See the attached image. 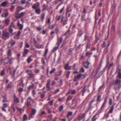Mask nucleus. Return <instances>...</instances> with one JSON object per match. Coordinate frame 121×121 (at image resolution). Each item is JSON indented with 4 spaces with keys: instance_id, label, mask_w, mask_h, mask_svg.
Here are the masks:
<instances>
[{
    "instance_id": "f257e3e1",
    "label": "nucleus",
    "mask_w": 121,
    "mask_h": 121,
    "mask_svg": "<svg viewBox=\"0 0 121 121\" xmlns=\"http://www.w3.org/2000/svg\"><path fill=\"white\" fill-rule=\"evenodd\" d=\"M17 12L15 16V17L17 19L20 18L25 14V13L23 12H21L20 14H19L18 13L19 12Z\"/></svg>"
},
{
    "instance_id": "f03ea898",
    "label": "nucleus",
    "mask_w": 121,
    "mask_h": 121,
    "mask_svg": "<svg viewBox=\"0 0 121 121\" xmlns=\"http://www.w3.org/2000/svg\"><path fill=\"white\" fill-rule=\"evenodd\" d=\"M121 80L120 79H117L115 80L114 82V84L115 85H118V86L120 87L121 86Z\"/></svg>"
},
{
    "instance_id": "7ed1b4c3",
    "label": "nucleus",
    "mask_w": 121,
    "mask_h": 121,
    "mask_svg": "<svg viewBox=\"0 0 121 121\" xmlns=\"http://www.w3.org/2000/svg\"><path fill=\"white\" fill-rule=\"evenodd\" d=\"M83 65L86 68H89L90 66V63L88 61H86L85 62L83 63Z\"/></svg>"
},
{
    "instance_id": "20e7f679",
    "label": "nucleus",
    "mask_w": 121,
    "mask_h": 121,
    "mask_svg": "<svg viewBox=\"0 0 121 121\" xmlns=\"http://www.w3.org/2000/svg\"><path fill=\"white\" fill-rule=\"evenodd\" d=\"M72 11L71 9H70L68 10H66V16L67 17H69L71 13H70Z\"/></svg>"
},
{
    "instance_id": "39448f33",
    "label": "nucleus",
    "mask_w": 121,
    "mask_h": 121,
    "mask_svg": "<svg viewBox=\"0 0 121 121\" xmlns=\"http://www.w3.org/2000/svg\"><path fill=\"white\" fill-rule=\"evenodd\" d=\"M16 70V69H14L13 70H11L10 71V73L14 77L15 76Z\"/></svg>"
},
{
    "instance_id": "423d86ee",
    "label": "nucleus",
    "mask_w": 121,
    "mask_h": 121,
    "mask_svg": "<svg viewBox=\"0 0 121 121\" xmlns=\"http://www.w3.org/2000/svg\"><path fill=\"white\" fill-rule=\"evenodd\" d=\"M29 52V50L27 49H24V52L23 54V56L25 57L26 55Z\"/></svg>"
},
{
    "instance_id": "0eeeda50",
    "label": "nucleus",
    "mask_w": 121,
    "mask_h": 121,
    "mask_svg": "<svg viewBox=\"0 0 121 121\" xmlns=\"http://www.w3.org/2000/svg\"><path fill=\"white\" fill-rule=\"evenodd\" d=\"M71 66H69L68 64L65 65L64 68L66 70H70L71 69Z\"/></svg>"
},
{
    "instance_id": "6e6552de",
    "label": "nucleus",
    "mask_w": 121,
    "mask_h": 121,
    "mask_svg": "<svg viewBox=\"0 0 121 121\" xmlns=\"http://www.w3.org/2000/svg\"><path fill=\"white\" fill-rule=\"evenodd\" d=\"M31 99V98L30 97H29L27 99V103L26 104V106H29L30 104V101Z\"/></svg>"
},
{
    "instance_id": "1a4fd4ad",
    "label": "nucleus",
    "mask_w": 121,
    "mask_h": 121,
    "mask_svg": "<svg viewBox=\"0 0 121 121\" xmlns=\"http://www.w3.org/2000/svg\"><path fill=\"white\" fill-rule=\"evenodd\" d=\"M19 102V100L18 98L17 97L14 98V103L13 104V105H14L15 103H18Z\"/></svg>"
},
{
    "instance_id": "9d476101",
    "label": "nucleus",
    "mask_w": 121,
    "mask_h": 121,
    "mask_svg": "<svg viewBox=\"0 0 121 121\" xmlns=\"http://www.w3.org/2000/svg\"><path fill=\"white\" fill-rule=\"evenodd\" d=\"M17 25L18 26H20L19 29L20 30H22L23 29V25L20 24V22L19 20H18Z\"/></svg>"
},
{
    "instance_id": "9b49d317",
    "label": "nucleus",
    "mask_w": 121,
    "mask_h": 121,
    "mask_svg": "<svg viewBox=\"0 0 121 121\" xmlns=\"http://www.w3.org/2000/svg\"><path fill=\"white\" fill-rule=\"evenodd\" d=\"M86 113H84L82 114L81 116L79 117V119L80 120L82 119L85 117Z\"/></svg>"
},
{
    "instance_id": "f8f14e48",
    "label": "nucleus",
    "mask_w": 121,
    "mask_h": 121,
    "mask_svg": "<svg viewBox=\"0 0 121 121\" xmlns=\"http://www.w3.org/2000/svg\"><path fill=\"white\" fill-rule=\"evenodd\" d=\"M3 35L5 37L9 38V34L8 32H6L5 33L3 32Z\"/></svg>"
},
{
    "instance_id": "ddd939ff",
    "label": "nucleus",
    "mask_w": 121,
    "mask_h": 121,
    "mask_svg": "<svg viewBox=\"0 0 121 121\" xmlns=\"http://www.w3.org/2000/svg\"><path fill=\"white\" fill-rule=\"evenodd\" d=\"M36 109L35 108L33 109L32 110V112L30 114L31 116H32L33 115H34L36 113Z\"/></svg>"
},
{
    "instance_id": "4468645a",
    "label": "nucleus",
    "mask_w": 121,
    "mask_h": 121,
    "mask_svg": "<svg viewBox=\"0 0 121 121\" xmlns=\"http://www.w3.org/2000/svg\"><path fill=\"white\" fill-rule=\"evenodd\" d=\"M5 70L4 69L2 70L1 72L0 75L1 76H2L4 75H5Z\"/></svg>"
},
{
    "instance_id": "2eb2a0df",
    "label": "nucleus",
    "mask_w": 121,
    "mask_h": 121,
    "mask_svg": "<svg viewBox=\"0 0 121 121\" xmlns=\"http://www.w3.org/2000/svg\"><path fill=\"white\" fill-rule=\"evenodd\" d=\"M24 8L21 6H18L17 8V11L19 12L22 9H24Z\"/></svg>"
},
{
    "instance_id": "dca6fc26",
    "label": "nucleus",
    "mask_w": 121,
    "mask_h": 121,
    "mask_svg": "<svg viewBox=\"0 0 121 121\" xmlns=\"http://www.w3.org/2000/svg\"><path fill=\"white\" fill-rule=\"evenodd\" d=\"M94 99H93L90 102L89 106V108H91L92 106V103L94 102Z\"/></svg>"
},
{
    "instance_id": "f3484780",
    "label": "nucleus",
    "mask_w": 121,
    "mask_h": 121,
    "mask_svg": "<svg viewBox=\"0 0 121 121\" xmlns=\"http://www.w3.org/2000/svg\"><path fill=\"white\" fill-rule=\"evenodd\" d=\"M82 75H82L81 74H79L76 76H75V78L77 79H80V78L81 77Z\"/></svg>"
},
{
    "instance_id": "a211bd4d",
    "label": "nucleus",
    "mask_w": 121,
    "mask_h": 121,
    "mask_svg": "<svg viewBox=\"0 0 121 121\" xmlns=\"http://www.w3.org/2000/svg\"><path fill=\"white\" fill-rule=\"evenodd\" d=\"M9 13L8 12H7L5 13H3L2 15V17H7Z\"/></svg>"
},
{
    "instance_id": "6ab92c4d",
    "label": "nucleus",
    "mask_w": 121,
    "mask_h": 121,
    "mask_svg": "<svg viewBox=\"0 0 121 121\" xmlns=\"http://www.w3.org/2000/svg\"><path fill=\"white\" fill-rule=\"evenodd\" d=\"M9 60L8 57L6 58L4 60V64H6L9 62Z\"/></svg>"
},
{
    "instance_id": "aec40b11",
    "label": "nucleus",
    "mask_w": 121,
    "mask_h": 121,
    "mask_svg": "<svg viewBox=\"0 0 121 121\" xmlns=\"http://www.w3.org/2000/svg\"><path fill=\"white\" fill-rule=\"evenodd\" d=\"M83 33V32L82 31L80 30L78 32V36L79 37L80 36H81L82 35Z\"/></svg>"
},
{
    "instance_id": "412c9836",
    "label": "nucleus",
    "mask_w": 121,
    "mask_h": 121,
    "mask_svg": "<svg viewBox=\"0 0 121 121\" xmlns=\"http://www.w3.org/2000/svg\"><path fill=\"white\" fill-rule=\"evenodd\" d=\"M12 54L11 51L10 50H9L7 52V55L9 56H11Z\"/></svg>"
},
{
    "instance_id": "4be33fe9",
    "label": "nucleus",
    "mask_w": 121,
    "mask_h": 121,
    "mask_svg": "<svg viewBox=\"0 0 121 121\" xmlns=\"http://www.w3.org/2000/svg\"><path fill=\"white\" fill-rule=\"evenodd\" d=\"M88 18L87 17H86L85 15H84L82 17V20H86Z\"/></svg>"
},
{
    "instance_id": "5701e85b",
    "label": "nucleus",
    "mask_w": 121,
    "mask_h": 121,
    "mask_svg": "<svg viewBox=\"0 0 121 121\" xmlns=\"http://www.w3.org/2000/svg\"><path fill=\"white\" fill-rule=\"evenodd\" d=\"M114 108V106L112 105L110 109V110L109 111V113H112L113 111V110Z\"/></svg>"
},
{
    "instance_id": "b1692460",
    "label": "nucleus",
    "mask_w": 121,
    "mask_h": 121,
    "mask_svg": "<svg viewBox=\"0 0 121 121\" xmlns=\"http://www.w3.org/2000/svg\"><path fill=\"white\" fill-rule=\"evenodd\" d=\"M45 17V14L44 13L42 14L41 17V20L42 22H43L44 20V18Z\"/></svg>"
},
{
    "instance_id": "393cba45",
    "label": "nucleus",
    "mask_w": 121,
    "mask_h": 121,
    "mask_svg": "<svg viewBox=\"0 0 121 121\" xmlns=\"http://www.w3.org/2000/svg\"><path fill=\"white\" fill-rule=\"evenodd\" d=\"M34 74L33 73H32L29 75L28 76V78H34Z\"/></svg>"
},
{
    "instance_id": "a878e982",
    "label": "nucleus",
    "mask_w": 121,
    "mask_h": 121,
    "mask_svg": "<svg viewBox=\"0 0 121 121\" xmlns=\"http://www.w3.org/2000/svg\"><path fill=\"white\" fill-rule=\"evenodd\" d=\"M73 112H69L67 115V118H69L68 116H70L72 115Z\"/></svg>"
},
{
    "instance_id": "bb28decb",
    "label": "nucleus",
    "mask_w": 121,
    "mask_h": 121,
    "mask_svg": "<svg viewBox=\"0 0 121 121\" xmlns=\"http://www.w3.org/2000/svg\"><path fill=\"white\" fill-rule=\"evenodd\" d=\"M7 2L6 1L3 2L1 4V6H5L6 5Z\"/></svg>"
},
{
    "instance_id": "cd10ccee",
    "label": "nucleus",
    "mask_w": 121,
    "mask_h": 121,
    "mask_svg": "<svg viewBox=\"0 0 121 121\" xmlns=\"http://www.w3.org/2000/svg\"><path fill=\"white\" fill-rule=\"evenodd\" d=\"M73 49L71 48H70L68 51V55H70L71 54V52L72 51Z\"/></svg>"
},
{
    "instance_id": "c85d7f7f",
    "label": "nucleus",
    "mask_w": 121,
    "mask_h": 121,
    "mask_svg": "<svg viewBox=\"0 0 121 121\" xmlns=\"http://www.w3.org/2000/svg\"><path fill=\"white\" fill-rule=\"evenodd\" d=\"M85 70L83 67H82L80 68L79 70V72H81L84 73L85 72Z\"/></svg>"
},
{
    "instance_id": "c756f323",
    "label": "nucleus",
    "mask_w": 121,
    "mask_h": 121,
    "mask_svg": "<svg viewBox=\"0 0 121 121\" xmlns=\"http://www.w3.org/2000/svg\"><path fill=\"white\" fill-rule=\"evenodd\" d=\"M36 13L38 14H39L40 13V9H37L35 10Z\"/></svg>"
},
{
    "instance_id": "7c9ffc66",
    "label": "nucleus",
    "mask_w": 121,
    "mask_h": 121,
    "mask_svg": "<svg viewBox=\"0 0 121 121\" xmlns=\"http://www.w3.org/2000/svg\"><path fill=\"white\" fill-rule=\"evenodd\" d=\"M101 100V96L100 95H99L97 97V101H100Z\"/></svg>"
},
{
    "instance_id": "2f4dec72",
    "label": "nucleus",
    "mask_w": 121,
    "mask_h": 121,
    "mask_svg": "<svg viewBox=\"0 0 121 121\" xmlns=\"http://www.w3.org/2000/svg\"><path fill=\"white\" fill-rule=\"evenodd\" d=\"M117 77L121 79V73L119 72L118 73H117Z\"/></svg>"
},
{
    "instance_id": "473e14b6",
    "label": "nucleus",
    "mask_w": 121,
    "mask_h": 121,
    "mask_svg": "<svg viewBox=\"0 0 121 121\" xmlns=\"http://www.w3.org/2000/svg\"><path fill=\"white\" fill-rule=\"evenodd\" d=\"M85 86H84L82 90V95L83 96H84V93L86 91V90L85 89Z\"/></svg>"
},
{
    "instance_id": "72a5a7b5",
    "label": "nucleus",
    "mask_w": 121,
    "mask_h": 121,
    "mask_svg": "<svg viewBox=\"0 0 121 121\" xmlns=\"http://www.w3.org/2000/svg\"><path fill=\"white\" fill-rule=\"evenodd\" d=\"M10 21V20L9 19H6L5 20L6 23L7 24V25H8L9 24Z\"/></svg>"
},
{
    "instance_id": "f704fd0d",
    "label": "nucleus",
    "mask_w": 121,
    "mask_h": 121,
    "mask_svg": "<svg viewBox=\"0 0 121 121\" xmlns=\"http://www.w3.org/2000/svg\"><path fill=\"white\" fill-rule=\"evenodd\" d=\"M56 69L55 68H53L50 72V74H51L54 72L55 71Z\"/></svg>"
},
{
    "instance_id": "c9c22d12",
    "label": "nucleus",
    "mask_w": 121,
    "mask_h": 121,
    "mask_svg": "<svg viewBox=\"0 0 121 121\" xmlns=\"http://www.w3.org/2000/svg\"><path fill=\"white\" fill-rule=\"evenodd\" d=\"M92 52H89L86 53V55L87 56H89L92 55Z\"/></svg>"
},
{
    "instance_id": "e433bc0d",
    "label": "nucleus",
    "mask_w": 121,
    "mask_h": 121,
    "mask_svg": "<svg viewBox=\"0 0 121 121\" xmlns=\"http://www.w3.org/2000/svg\"><path fill=\"white\" fill-rule=\"evenodd\" d=\"M15 26V24H14V23L12 22L11 23V24L10 26V28H12V27H14Z\"/></svg>"
},
{
    "instance_id": "4c0bfd02",
    "label": "nucleus",
    "mask_w": 121,
    "mask_h": 121,
    "mask_svg": "<svg viewBox=\"0 0 121 121\" xmlns=\"http://www.w3.org/2000/svg\"><path fill=\"white\" fill-rule=\"evenodd\" d=\"M109 99V104L110 105H111L112 103V99L111 98H110Z\"/></svg>"
},
{
    "instance_id": "58836bf2",
    "label": "nucleus",
    "mask_w": 121,
    "mask_h": 121,
    "mask_svg": "<svg viewBox=\"0 0 121 121\" xmlns=\"http://www.w3.org/2000/svg\"><path fill=\"white\" fill-rule=\"evenodd\" d=\"M72 96H70V95L69 96H68V98L67 99V100H66L67 101L69 100H71L72 99Z\"/></svg>"
},
{
    "instance_id": "ea45409f",
    "label": "nucleus",
    "mask_w": 121,
    "mask_h": 121,
    "mask_svg": "<svg viewBox=\"0 0 121 121\" xmlns=\"http://www.w3.org/2000/svg\"><path fill=\"white\" fill-rule=\"evenodd\" d=\"M27 60L28 63H30L31 61V57H29L28 58Z\"/></svg>"
},
{
    "instance_id": "a19ab883",
    "label": "nucleus",
    "mask_w": 121,
    "mask_h": 121,
    "mask_svg": "<svg viewBox=\"0 0 121 121\" xmlns=\"http://www.w3.org/2000/svg\"><path fill=\"white\" fill-rule=\"evenodd\" d=\"M27 116L25 114L24 115V117H23V120L25 121L27 119Z\"/></svg>"
},
{
    "instance_id": "79ce46f5",
    "label": "nucleus",
    "mask_w": 121,
    "mask_h": 121,
    "mask_svg": "<svg viewBox=\"0 0 121 121\" xmlns=\"http://www.w3.org/2000/svg\"><path fill=\"white\" fill-rule=\"evenodd\" d=\"M53 101L54 100L52 99L51 100V101L50 102H49V104L51 106L52 105Z\"/></svg>"
},
{
    "instance_id": "37998d69",
    "label": "nucleus",
    "mask_w": 121,
    "mask_h": 121,
    "mask_svg": "<svg viewBox=\"0 0 121 121\" xmlns=\"http://www.w3.org/2000/svg\"><path fill=\"white\" fill-rule=\"evenodd\" d=\"M50 84H47L46 85V87L48 89V91L49 90L50 88Z\"/></svg>"
},
{
    "instance_id": "c03bdc74",
    "label": "nucleus",
    "mask_w": 121,
    "mask_h": 121,
    "mask_svg": "<svg viewBox=\"0 0 121 121\" xmlns=\"http://www.w3.org/2000/svg\"><path fill=\"white\" fill-rule=\"evenodd\" d=\"M43 46L42 44H41L39 45L38 46L37 48H43Z\"/></svg>"
},
{
    "instance_id": "a18cd8bd",
    "label": "nucleus",
    "mask_w": 121,
    "mask_h": 121,
    "mask_svg": "<svg viewBox=\"0 0 121 121\" xmlns=\"http://www.w3.org/2000/svg\"><path fill=\"white\" fill-rule=\"evenodd\" d=\"M57 47H54L53 48L52 50L53 52H55L57 49Z\"/></svg>"
},
{
    "instance_id": "49530a36",
    "label": "nucleus",
    "mask_w": 121,
    "mask_h": 121,
    "mask_svg": "<svg viewBox=\"0 0 121 121\" xmlns=\"http://www.w3.org/2000/svg\"><path fill=\"white\" fill-rule=\"evenodd\" d=\"M70 74V72L69 71H68L67 72V73L66 75V76L67 78H68Z\"/></svg>"
},
{
    "instance_id": "de8ad7c7",
    "label": "nucleus",
    "mask_w": 121,
    "mask_h": 121,
    "mask_svg": "<svg viewBox=\"0 0 121 121\" xmlns=\"http://www.w3.org/2000/svg\"><path fill=\"white\" fill-rule=\"evenodd\" d=\"M33 87V85L30 86L28 88V89L29 90H30L31 88Z\"/></svg>"
},
{
    "instance_id": "09e8293b",
    "label": "nucleus",
    "mask_w": 121,
    "mask_h": 121,
    "mask_svg": "<svg viewBox=\"0 0 121 121\" xmlns=\"http://www.w3.org/2000/svg\"><path fill=\"white\" fill-rule=\"evenodd\" d=\"M45 60H46V58H42V62L44 64H45Z\"/></svg>"
},
{
    "instance_id": "8fccbe9b",
    "label": "nucleus",
    "mask_w": 121,
    "mask_h": 121,
    "mask_svg": "<svg viewBox=\"0 0 121 121\" xmlns=\"http://www.w3.org/2000/svg\"><path fill=\"white\" fill-rule=\"evenodd\" d=\"M100 69L99 68H98L96 71L95 72V76H96V74L98 73V72L99 71Z\"/></svg>"
},
{
    "instance_id": "3c124183",
    "label": "nucleus",
    "mask_w": 121,
    "mask_h": 121,
    "mask_svg": "<svg viewBox=\"0 0 121 121\" xmlns=\"http://www.w3.org/2000/svg\"><path fill=\"white\" fill-rule=\"evenodd\" d=\"M116 72H117V73L119 72L121 73V69L118 68H117Z\"/></svg>"
},
{
    "instance_id": "603ef678",
    "label": "nucleus",
    "mask_w": 121,
    "mask_h": 121,
    "mask_svg": "<svg viewBox=\"0 0 121 121\" xmlns=\"http://www.w3.org/2000/svg\"><path fill=\"white\" fill-rule=\"evenodd\" d=\"M18 1V0H14L12 2V4H13L17 3Z\"/></svg>"
},
{
    "instance_id": "864d4df0",
    "label": "nucleus",
    "mask_w": 121,
    "mask_h": 121,
    "mask_svg": "<svg viewBox=\"0 0 121 121\" xmlns=\"http://www.w3.org/2000/svg\"><path fill=\"white\" fill-rule=\"evenodd\" d=\"M27 72L28 73V74L29 75L32 73L31 70H28L27 71Z\"/></svg>"
},
{
    "instance_id": "5fc2aeb1",
    "label": "nucleus",
    "mask_w": 121,
    "mask_h": 121,
    "mask_svg": "<svg viewBox=\"0 0 121 121\" xmlns=\"http://www.w3.org/2000/svg\"><path fill=\"white\" fill-rule=\"evenodd\" d=\"M70 30H68L64 34L65 35H66V34H70Z\"/></svg>"
},
{
    "instance_id": "6e6d98bb",
    "label": "nucleus",
    "mask_w": 121,
    "mask_h": 121,
    "mask_svg": "<svg viewBox=\"0 0 121 121\" xmlns=\"http://www.w3.org/2000/svg\"><path fill=\"white\" fill-rule=\"evenodd\" d=\"M12 46V44L11 43V42L9 43L8 45V47L9 48H10Z\"/></svg>"
},
{
    "instance_id": "4d7b16f0",
    "label": "nucleus",
    "mask_w": 121,
    "mask_h": 121,
    "mask_svg": "<svg viewBox=\"0 0 121 121\" xmlns=\"http://www.w3.org/2000/svg\"><path fill=\"white\" fill-rule=\"evenodd\" d=\"M91 44L89 43H88L87 45L86 48H89L91 46Z\"/></svg>"
},
{
    "instance_id": "13d9d810",
    "label": "nucleus",
    "mask_w": 121,
    "mask_h": 121,
    "mask_svg": "<svg viewBox=\"0 0 121 121\" xmlns=\"http://www.w3.org/2000/svg\"><path fill=\"white\" fill-rule=\"evenodd\" d=\"M63 109V106H61L59 107V109L60 111H62Z\"/></svg>"
},
{
    "instance_id": "bf43d9fd",
    "label": "nucleus",
    "mask_w": 121,
    "mask_h": 121,
    "mask_svg": "<svg viewBox=\"0 0 121 121\" xmlns=\"http://www.w3.org/2000/svg\"><path fill=\"white\" fill-rule=\"evenodd\" d=\"M48 51V49H46L45 50V53H44V55L45 56H46Z\"/></svg>"
},
{
    "instance_id": "052dcab7",
    "label": "nucleus",
    "mask_w": 121,
    "mask_h": 121,
    "mask_svg": "<svg viewBox=\"0 0 121 121\" xmlns=\"http://www.w3.org/2000/svg\"><path fill=\"white\" fill-rule=\"evenodd\" d=\"M14 59L13 58H11L10 60V63L11 64L12 63L13 60H14Z\"/></svg>"
},
{
    "instance_id": "680f3d73",
    "label": "nucleus",
    "mask_w": 121,
    "mask_h": 121,
    "mask_svg": "<svg viewBox=\"0 0 121 121\" xmlns=\"http://www.w3.org/2000/svg\"><path fill=\"white\" fill-rule=\"evenodd\" d=\"M54 25H52L49 28L51 30H52L54 28Z\"/></svg>"
},
{
    "instance_id": "e2e57ef3",
    "label": "nucleus",
    "mask_w": 121,
    "mask_h": 121,
    "mask_svg": "<svg viewBox=\"0 0 121 121\" xmlns=\"http://www.w3.org/2000/svg\"><path fill=\"white\" fill-rule=\"evenodd\" d=\"M61 16L60 15H59V16L57 18V20L58 21H59L60 20L61 18Z\"/></svg>"
},
{
    "instance_id": "0e129e2a",
    "label": "nucleus",
    "mask_w": 121,
    "mask_h": 121,
    "mask_svg": "<svg viewBox=\"0 0 121 121\" xmlns=\"http://www.w3.org/2000/svg\"><path fill=\"white\" fill-rule=\"evenodd\" d=\"M71 94H74L76 93V91L75 90H74L72 91L71 92Z\"/></svg>"
},
{
    "instance_id": "69168bd1",
    "label": "nucleus",
    "mask_w": 121,
    "mask_h": 121,
    "mask_svg": "<svg viewBox=\"0 0 121 121\" xmlns=\"http://www.w3.org/2000/svg\"><path fill=\"white\" fill-rule=\"evenodd\" d=\"M26 1L25 0H22L21 2L22 4H23L26 3Z\"/></svg>"
},
{
    "instance_id": "338daca9",
    "label": "nucleus",
    "mask_w": 121,
    "mask_h": 121,
    "mask_svg": "<svg viewBox=\"0 0 121 121\" xmlns=\"http://www.w3.org/2000/svg\"><path fill=\"white\" fill-rule=\"evenodd\" d=\"M56 83V82L54 81H53L52 82V86L54 85Z\"/></svg>"
},
{
    "instance_id": "774afa93",
    "label": "nucleus",
    "mask_w": 121,
    "mask_h": 121,
    "mask_svg": "<svg viewBox=\"0 0 121 121\" xmlns=\"http://www.w3.org/2000/svg\"><path fill=\"white\" fill-rule=\"evenodd\" d=\"M67 20H66V21H64L63 22V23L64 25H65L67 23Z\"/></svg>"
}]
</instances>
